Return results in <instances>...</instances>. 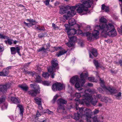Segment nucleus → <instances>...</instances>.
<instances>
[{
    "mask_svg": "<svg viewBox=\"0 0 122 122\" xmlns=\"http://www.w3.org/2000/svg\"><path fill=\"white\" fill-rule=\"evenodd\" d=\"M7 91L6 87L4 85L1 86L0 88V91L4 93H6Z\"/></svg>",
    "mask_w": 122,
    "mask_h": 122,
    "instance_id": "nucleus-23",
    "label": "nucleus"
},
{
    "mask_svg": "<svg viewBox=\"0 0 122 122\" xmlns=\"http://www.w3.org/2000/svg\"><path fill=\"white\" fill-rule=\"evenodd\" d=\"M42 76L45 79L48 78L49 75L48 73H43L42 74Z\"/></svg>",
    "mask_w": 122,
    "mask_h": 122,
    "instance_id": "nucleus-35",
    "label": "nucleus"
},
{
    "mask_svg": "<svg viewBox=\"0 0 122 122\" xmlns=\"http://www.w3.org/2000/svg\"><path fill=\"white\" fill-rule=\"evenodd\" d=\"M58 97V96L57 95H56L54 97L52 101V102L53 103H54L55 102Z\"/></svg>",
    "mask_w": 122,
    "mask_h": 122,
    "instance_id": "nucleus-40",
    "label": "nucleus"
},
{
    "mask_svg": "<svg viewBox=\"0 0 122 122\" xmlns=\"http://www.w3.org/2000/svg\"><path fill=\"white\" fill-rule=\"evenodd\" d=\"M47 69L48 72L51 74V77L52 78H54V76L55 75L54 72H55L56 68L52 66L48 67Z\"/></svg>",
    "mask_w": 122,
    "mask_h": 122,
    "instance_id": "nucleus-12",
    "label": "nucleus"
},
{
    "mask_svg": "<svg viewBox=\"0 0 122 122\" xmlns=\"http://www.w3.org/2000/svg\"><path fill=\"white\" fill-rule=\"evenodd\" d=\"M93 122H103L102 118H97L96 117H94L93 118Z\"/></svg>",
    "mask_w": 122,
    "mask_h": 122,
    "instance_id": "nucleus-26",
    "label": "nucleus"
},
{
    "mask_svg": "<svg viewBox=\"0 0 122 122\" xmlns=\"http://www.w3.org/2000/svg\"><path fill=\"white\" fill-rule=\"evenodd\" d=\"M87 92L92 93H95L94 92H93L91 89L86 90L84 91V92L86 93V94L82 95L83 99H82L81 101L79 99H75V100L81 104H85L87 105L89 104V102L90 101L92 104L94 106H95L98 102V99H96L95 97L93 98L92 97V96H91L90 95L86 93ZM94 96V95H93L92 96Z\"/></svg>",
    "mask_w": 122,
    "mask_h": 122,
    "instance_id": "nucleus-1",
    "label": "nucleus"
},
{
    "mask_svg": "<svg viewBox=\"0 0 122 122\" xmlns=\"http://www.w3.org/2000/svg\"><path fill=\"white\" fill-rule=\"evenodd\" d=\"M91 53L92 55L95 57H96L97 55V50L94 48L92 49Z\"/></svg>",
    "mask_w": 122,
    "mask_h": 122,
    "instance_id": "nucleus-29",
    "label": "nucleus"
},
{
    "mask_svg": "<svg viewBox=\"0 0 122 122\" xmlns=\"http://www.w3.org/2000/svg\"><path fill=\"white\" fill-rule=\"evenodd\" d=\"M70 7V6H62L60 8L59 12L61 14H63L64 13H67L68 11V10H69Z\"/></svg>",
    "mask_w": 122,
    "mask_h": 122,
    "instance_id": "nucleus-9",
    "label": "nucleus"
},
{
    "mask_svg": "<svg viewBox=\"0 0 122 122\" xmlns=\"http://www.w3.org/2000/svg\"><path fill=\"white\" fill-rule=\"evenodd\" d=\"M41 116V114L39 113V111H37V113L36 115V117H39Z\"/></svg>",
    "mask_w": 122,
    "mask_h": 122,
    "instance_id": "nucleus-63",
    "label": "nucleus"
},
{
    "mask_svg": "<svg viewBox=\"0 0 122 122\" xmlns=\"http://www.w3.org/2000/svg\"><path fill=\"white\" fill-rule=\"evenodd\" d=\"M115 96L117 97H121L122 96V93L121 92H119L118 93H115Z\"/></svg>",
    "mask_w": 122,
    "mask_h": 122,
    "instance_id": "nucleus-45",
    "label": "nucleus"
},
{
    "mask_svg": "<svg viewBox=\"0 0 122 122\" xmlns=\"http://www.w3.org/2000/svg\"><path fill=\"white\" fill-rule=\"evenodd\" d=\"M50 44L49 43H48L46 45V47L45 49L46 50L48 49L50 47Z\"/></svg>",
    "mask_w": 122,
    "mask_h": 122,
    "instance_id": "nucleus-55",
    "label": "nucleus"
},
{
    "mask_svg": "<svg viewBox=\"0 0 122 122\" xmlns=\"http://www.w3.org/2000/svg\"><path fill=\"white\" fill-rule=\"evenodd\" d=\"M100 22L102 23H106L107 22V20L106 19L103 17H102L100 20Z\"/></svg>",
    "mask_w": 122,
    "mask_h": 122,
    "instance_id": "nucleus-34",
    "label": "nucleus"
},
{
    "mask_svg": "<svg viewBox=\"0 0 122 122\" xmlns=\"http://www.w3.org/2000/svg\"><path fill=\"white\" fill-rule=\"evenodd\" d=\"M101 86L103 88H106V86H105L104 83H100Z\"/></svg>",
    "mask_w": 122,
    "mask_h": 122,
    "instance_id": "nucleus-64",
    "label": "nucleus"
},
{
    "mask_svg": "<svg viewBox=\"0 0 122 122\" xmlns=\"http://www.w3.org/2000/svg\"><path fill=\"white\" fill-rule=\"evenodd\" d=\"M19 86L22 90L25 91H27L28 88V87L27 86L24 84L19 85Z\"/></svg>",
    "mask_w": 122,
    "mask_h": 122,
    "instance_id": "nucleus-22",
    "label": "nucleus"
},
{
    "mask_svg": "<svg viewBox=\"0 0 122 122\" xmlns=\"http://www.w3.org/2000/svg\"><path fill=\"white\" fill-rule=\"evenodd\" d=\"M106 7V6L104 4H103L102 5V10H105Z\"/></svg>",
    "mask_w": 122,
    "mask_h": 122,
    "instance_id": "nucleus-60",
    "label": "nucleus"
},
{
    "mask_svg": "<svg viewBox=\"0 0 122 122\" xmlns=\"http://www.w3.org/2000/svg\"><path fill=\"white\" fill-rule=\"evenodd\" d=\"M52 66L58 69L59 68L57 66L58 65V61L57 59H54L51 61Z\"/></svg>",
    "mask_w": 122,
    "mask_h": 122,
    "instance_id": "nucleus-14",
    "label": "nucleus"
},
{
    "mask_svg": "<svg viewBox=\"0 0 122 122\" xmlns=\"http://www.w3.org/2000/svg\"><path fill=\"white\" fill-rule=\"evenodd\" d=\"M79 80V78L77 76H73L70 80V82L72 84H73L75 83L78 82Z\"/></svg>",
    "mask_w": 122,
    "mask_h": 122,
    "instance_id": "nucleus-13",
    "label": "nucleus"
},
{
    "mask_svg": "<svg viewBox=\"0 0 122 122\" xmlns=\"http://www.w3.org/2000/svg\"><path fill=\"white\" fill-rule=\"evenodd\" d=\"M116 63L117 64H118L119 63L120 65L121 66H122V59H120L119 60L118 62H116Z\"/></svg>",
    "mask_w": 122,
    "mask_h": 122,
    "instance_id": "nucleus-46",
    "label": "nucleus"
},
{
    "mask_svg": "<svg viewBox=\"0 0 122 122\" xmlns=\"http://www.w3.org/2000/svg\"><path fill=\"white\" fill-rule=\"evenodd\" d=\"M17 106L20 108V114L21 116H22L24 112L23 108L22 106L20 105H17Z\"/></svg>",
    "mask_w": 122,
    "mask_h": 122,
    "instance_id": "nucleus-25",
    "label": "nucleus"
},
{
    "mask_svg": "<svg viewBox=\"0 0 122 122\" xmlns=\"http://www.w3.org/2000/svg\"><path fill=\"white\" fill-rule=\"evenodd\" d=\"M88 73L87 72L86 73H82L80 75V77L81 79L80 80V81H79L81 85H83L86 81L85 79L84 78H86L88 77Z\"/></svg>",
    "mask_w": 122,
    "mask_h": 122,
    "instance_id": "nucleus-6",
    "label": "nucleus"
},
{
    "mask_svg": "<svg viewBox=\"0 0 122 122\" xmlns=\"http://www.w3.org/2000/svg\"><path fill=\"white\" fill-rule=\"evenodd\" d=\"M88 79L89 80L91 81H94V78L93 77H89L88 78Z\"/></svg>",
    "mask_w": 122,
    "mask_h": 122,
    "instance_id": "nucleus-59",
    "label": "nucleus"
},
{
    "mask_svg": "<svg viewBox=\"0 0 122 122\" xmlns=\"http://www.w3.org/2000/svg\"><path fill=\"white\" fill-rule=\"evenodd\" d=\"M64 26L66 27V31H68L70 29V28L69 27V25L67 24H65L64 25Z\"/></svg>",
    "mask_w": 122,
    "mask_h": 122,
    "instance_id": "nucleus-44",
    "label": "nucleus"
},
{
    "mask_svg": "<svg viewBox=\"0 0 122 122\" xmlns=\"http://www.w3.org/2000/svg\"><path fill=\"white\" fill-rule=\"evenodd\" d=\"M57 103L59 105L66 104L67 103L66 101L62 99H59L57 101Z\"/></svg>",
    "mask_w": 122,
    "mask_h": 122,
    "instance_id": "nucleus-20",
    "label": "nucleus"
},
{
    "mask_svg": "<svg viewBox=\"0 0 122 122\" xmlns=\"http://www.w3.org/2000/svg\"><path fill=\"white\" fill-rule=\"evenodd\" d=\"M4 85L6 86V88L7 89V88H10V84L9 83L7 84Z\"/></svg>",
    "mask_w": 122,
    "mask_h": 122,
    "instance_id": "nucleus-56",
    "label": "nucleus"
},
{
    "mask_svg": "<svg viewBox=\"0 0 122 122\" xmlns=\"http://www.w3.org/2000/svg\"><path fill=\"white\" fill-rule=\"evenodd\" d=\"M66 45L69 47H71L73 46V42L69 41V42L66 43Z\"/></svg>",
    "mask_w": 122,
    "mask_h": 122,
    "instance_id": "nucleus-36",
    "label": "nucleus"
},
{
    "mask_svg": "<svg viewBox=\"0 0 122 122\" xmlns=\"http://www.w3.org/2000/svg\"><path fill=\"white\" fill-rule=\"evenodd\" d=\"M44 34L43 33H40L38 34V36L40 38H42L44 36Z\"/></svg>",
    "mask_w": 122,
    "mask_h": 122,
    "instance_id": "nucleus-61",
    "label": "nucleus"
},
{
    "mask_svg": "<svg viewBox=\"0 0 122 122\" xmlns=\"http://www.w3.org/2000/svg\"><path fill=\"white\" fill-rule=\"evenodd\" d=\"M93 1L89 0H82V4H77V8L76 10L77 12L80 14L83 13V15L86 14L88 11V8L91 7V4L92 3Z\"/></svg>",
    "mask_w": 122,
    "mask_h": 122,
    "instance_id": "nucleus-3",
    "label": "nucleus"
},
{
    "mask_svg": "<svg viewBox=\"0 0 122 122\" xmlns=\"http://www.w3.org/2000/svg\"><path fill=\"white\" fill-rule=\"evenodd\" d=\"M45 29L43 26L41 27L40 26L39 28V30L40 31H44Z\"/></svg>",
    "mask_w": 122,
    "mask_h": 122,
    "instance_id": "nucleus-54",
    "label": "nucleus"
},
{
    "mask_svg": "<svg viewBox=\"0 0 122 122\" xmlns=\"http://www.w3.org/2000/svg\"><path fill=\"white\" fill-rule=\"evenodd\" d=\"M40 88L34 89V90H32L28 92V94L31 96L33 97L36 96L37 94L40 93Z\"/></svg>",
    "mask_w": 122,
    "mask_h": 122,
    "instance_id": "nucleus-8",
    "label": "nucleus"
},
{
    "mask_svg": "<svg viewBox=\"0 0 122 122\" xmlns=\"http://www.w3.org/2000/svg\"><path fill=\"white\" fill-rule=\"evenodd\" d=\"M35 80V81L37 82H40L41 81V77L38 75H36Z\"/></svg>",
    "mask_w": 122,
    "mask_h": 122,
    "instance_id": "nucleus-31",
    "label": "nucleus"
},
{
    "mask_svg": "<svg viewBox=\"0 0 122 122\" xmlns=\"http://www.w3.org/2000/svg\"><path fill=\"white\" fill-rule=\"evenodd\" d=\"M46 49L44 47H42L40 48L38 50V51L39 52L41 51H44L46 50Z\"/></svg>",
    "mask_w": 122,
    "mask_h": 122,
    "instance_id": "nucleus-50",
    "label": "nucleus"
},
{
    "mask_svg": "<svg viewBox=\"0 0 122 122\" xmlns=\"http://www.w3.org/2000/svg\"><path fill=\"white\" fill-rule=\"evenodd\" d=\"M107 102H109V103H112V100L109 98V97H108V98H107Z\"/></svg>",
    "mask_w": 122,
    "mask_h": 122,
    "instance_id": "nucleus-58",
    "label": "nucleus"
},
{
    "mask_svg": "<svg viewBox=\"0 0 122 122\" xmlns=\"http://www.w3.org/2000/svg\"><path fill=\"white\" fill-rule=\"evenodd\" d=\"M86 35L87 37V39L88 41H91V40H93L94 39V37L92 34L87 32L86 33Z\"/></svg>",
    "mask_w": 122,
    "mask_h": 122,
    "instance_id": "nucleus-16",
    "label": "nucleus"
},
{
    "mask_svg": "<svg viewBox=\"0 0 122 122\" xmlns=\"http://www.w3.org/2000/svg\"><path fill=\"white\" fill-rule=\"evenodd\" d=\"M79 82H76V83L75 85V87L77 88H78L80 87V85L79 84Z\"/></svg>",
    "mask_w": 122,
    "mask_h": 122,
    "instance_id": "nucleus-47",
    "label": "nucleus"
},
{
    "mask_svg": "<svg viewBox=\"0 0 122 122\" xmlns=\"http://www.w3.org/2000/svg\"><path fill=\"white\" fill-rule=\"evenodd\" d=\"M99 29L102 30V34H104L112 37H114L117 35L116 30L114 26L111 23L108 25L100 24L99 26Z\"/></svg>",
    "mask_w": 122,
    "mask_h": 122,
    "instance_id": "nucleus-2",
    "label": "nucleus"
},
{
    "mask_svg": "<svg viewBox=\"0 0 122 122\" xmlns=\"http://www.w3.org/2000/svg\"><path fill=\"white\" fill-rule=\"evenodd\" d=\"M78 108H76V109L78 110ZM79 111L83 116L86 117L87 121V122H91L93 118L92 117L90 113L91 110L88 109L84 108L83 107L78 108Z\"/></svg>",
    "mask_w": 122,
    "mask_h": 122,
    "instance_id": "nucleus-4",
    "label": "nucleus"
},
{
    "mask_svg": "<svg viewBox=\"0 0 122 122\" xmlns=\"http://www.w3.org/2000/svg\"><path fill=\"white\" fill-rule=\"evenodd\" d=\"M105 11L106 12H107L109 11V8L108 6H106L105 9Z\"/></svg>",
    "mask_w": 122,
    "mask_h": 122,
    "instance_id": "nucleus-62",
    "label": "nucleus"
},
{
    "mask_svg": "<svg viewBox=\"0 0 122 122\" xmlns=\"http://www.w3.org/2000/svg\"><path fill=\"white\" fill-rule=\"evenodd\" d=\"M70 10H69L67 13V15H64V16L67 19H68L69 18L71 17L72 16L75 14L74 10L71 9H69Z\"/></svg>",
    "mask_w": 122,
    "mask_h": 122,
    "instance_id": "nucleus-11",
    "label": "nucleus"
},
{
    "mask_svg": "<svg viewBox=\"0 0 122 122\" xmlns=\"http://www.w3.org/2000/svg\"><path fill=\"white\" fill-rule=\"evenodd\" d=\"M3 71L5 76H7L9 72V70H7L6 68L4 69L3 70Z\"/></svg>",
    "mask_w": 122,
    "mask_h": 122,
    "instance_id": "nucleus-33",
    "label": "nucleus"
},
{
    "mask_svg": "<svg viewBox=\"0 0 122 122\" xmlns=\"http://www.w3.org/2000/svg\"><path fill=\"white\" fill-rule=\"evenodd\" d=\"M67 52L64 49H63L60 51L59 52L57 53V54H56V55L57 57H59L64 54L66 53Z\"/></svg>",
    "mask_w": 122,
    "mask_h": 122,
    "instance_id": "nucleus-21",
    "label": "nucleus"
},
{
    "mask_svg": "<svg viewBox=\"0 0 122 122\" xmlns=\"http://www.w3.org/2000/svg\"><path fill=\"white\" fill-rule=\"evenodd\" d=\"M77 103L76 104V110H79V112H77V113H74V119L75 120H78L80 118V116H83L80 113V112L79 111V109H78V110H77L76 109V108H80L79 107H77ZM82 107H81V108H82Z\"/></svg>",
    "mask_w": 122,
    "mask_h": 122,
    "instance_id": "nucleus-10",
    "label": "nucleus"
},
{
    "mask_svg": "<svg viewBox=\"0 0 122 122\" xmlns=\"http://www.w3.org/2000/svg\"><path fill=\"white\" fill-rule=\"evenodd\" d=\"M20 49L19 47L17 46L16 47H12L10 48V50L11 54L12 55L15 54L17 52L18 54L20 56L21 54L20 53Z\"/></svg>",
    "mask_w": 122,
    "mask_h": 122,
    "instance_id": "nucleus-7",
    "label": "nucleus"
},
{
    "mask_svg": "<svg viewBox=\"0 0 122 122\" xmlns=\"http://www.w3.org/2000/svg\"><path fill=\"white\" fill-rule=\"evenodd\" d=\"M107 97H103L101 101L103 102L107 103Z\"/></svg>",
    "mask_w": 122,
    "mask_h": 122,
    "instance_id": "nucleus-41",
    "label": "nucleus"
},
{
    "mask_svg": "<svg viewBox=\"0 0 122 122\" xmlns=\"http://www.w3.org/2000/svg\"><path fill=\"white\" fill-rule=\"evenodd\" d=\"M77 4H76L75 5V6H70V8H69V9H71L73 10H75L76 8H77Z\"/></svg>",
    "mask_w": 122,
    "mask_h": 122,
    "instance_id": "nucleus-42",
    "label": "nucleus"
},
{
    "mask_svg": "<svg viewBox=\"0 0 122 122\" xmlns=\"http://www.w3.org/2000/svg\"><path fill=\"white\" fill-rule=\"evenodd\" d=\"M107 89L112 94H115L118 92V91L117 90L114 88L109 87H108V88H107Z\"/></svg>",
    "mask_w": 122,
    "mask_h": 122,
    "instance_id": "nucleus-19",
    "label": "nucleus"
},
{
    "mask_svg": "<svg viewBox=\"0 0 122 122\" xmlns=\"http://www.w3.org/2000/svg\"><path fill=\"white\" fill-rule=\"evenodd\" d=\"M99 111L98 110L95 109L93 112H91L92 114L95 115L99 113Z\"/></svg>",
    "mask_w": 122,
    "mask_h": 122,
    "instance_id": "nucleus-38",
    "label": "nucleus"
},
{
    "mask_svg": "<svg viewBox=\"0 0 122 122\" xmlns=\"http://www.w3.org/2000/svg\"><path fill=\"white\" fill-rule=\"evenodd\" d=\"M52 26L54 30H57L59 29L58 27L54 23L52 24Z\"/></svg>",
    "mask_w": 122,
    "mask_h": 122,
    "instance_id": "nucleus-39",
    "label": "nucleus"
},
{
    "mask_svg": "<svg viewBox=\"0 0 122 122\" xmlns=\"http://www.w3.org/2000/svg\"><path fill=\"white\" fill-rule=\"evenodd\" d=\"M70 41L71 42H74L76 40V37L75 36H68Z\"/></svg>",
    "mask_w": 122,
    "mask_h": 122,
    "instance_id": "nucleus-27",
    "label": "nucleus"
},
{
    "mask_svg": "<svg viewBox=\"0 0 122 122\" xmlns=\"http://www.w3.org/2000/svg\"><path fill=\"white\" fill-rule=\"evenodd\" d=\"M65 109L63 105H59L58 107L57 108V111L59 112L60 110H64Z\"/></svg>",
    "mask_w": 122,
    "mask_h": 122,
    "instance_id": "nucleus-30",
    "label": "nucleus"
},
{
    "mask_svg": "<svg viewBox=\"0 0 122 122\" xmlns=\"http://www.w3.org/2000/svg\"><path fill=\"white\" fill-rule=\"evenodd\" d=\"M34 100L35 101L36 103L39 105L41 103V99L38 97H37L34 98Z\"/></svg>",
    "mask_w": 122,
    "mask_h": 122,
    "instance_id": "nucleus-28",
    "label": "nucleus"
},
{
    "mask_svg": "<svg viewBox=\"0 0 122 122\" xmlns=\"http://www.w3.org/2000/svg\"><path fill=\"white\" fill-rule=\"evenodd\" d=\"M5 101V98L3 97L0 98V103L1 104L4 102Z\"/></svg>",
    "mask_w": 122,
    "mask_h": 122,
    "instance_id": "nucleus-48",
    "label": "nucleus"
},
{
    "mask_svg": "<svg viewBox=\"0 0 122 122\" xmlns=\"http://www.w3.org/2000/svg\"><path fill=\"white\" fill-rule=\"evenodd\" d=\"M13 41V40L12 39H8L7 40V42L8 43L9 45H11L12 44V42Z\"/></svg>",
    "mask_w": 122,
    "mask_h": 122,
    "instance_id": "nucleus-52",
    "label": "nucleus"
},
{
    "mask_svg": "<svg viewBox=\"0 0 122 122\" xmlns=\"http://www.w3.org/2000/svg\"><path fill=\"white\" fill-rule=\"evenodd\" d=\"M68 23L70 25L73 26L76 24V22L75 20L73 18L70 19Z\"/></svg>",
    "mask_w": 122,
    "mask_h": 122,
    "instance_id": "nucleus-24",
    "label": "nucleus"
},
{
    "mask_svg": "<svg viewBox=\"0 0 122 122\" xmlns=\"http://www.w3.org/2000/svg\"><path fill=\"white\" fill-rule=\"evenodd\" d=\"M62 84L61 83L57 82L54 83L52 87V90L54 91H61L63 89Z\"/></svg>",
    "mask_w": 122,
    "mask_h": 122,
    "instance_id": "nucleus-5",
    "label": "nucleus"
},
{
    "mask_svg": "<svg viewBox=\"0 0 122 122\" xmlns=\"http://www.w3.org/2000/svg\"><path fill=\"white\" fill-rule=\"evenodd\" d=\"M38 105V107L39 109H40V110H41L43 109V107H42L41 103Z\"/></svg>",
    "mask_w": 122,
    "mask_h": 122,
    "instance_id": "nucleus-57",
    "label": "nucleus"
},
{
    "mask_svg": "<svg viewBox=\"0 0 122 122\" xmlns=\"http://www.w3.org/2000/svg\"><path fill=\"white\" fill-rule=\"evenodd\" d=\"M75 96L77 98H79L81 97V95L80 93H76L75 94Z\"/></svg>",
    "mask_w": 122,
    "mask_h": 122,
    "instance_id": "nucleus-49",
    "label": "nucleus"
},
{
    "mask_svg": "<svg viewBox=\"0 0 122 122\" xmlns=\"http://www.w3.org/2000/svg\"><path fill=\"white\" fill-rule=\"evenodd\" d=\"M93 62L97 68L99 66V63L97 61L94 60L93 61Z\"/></svg>",
    "mask_w": 122,
    "mask_h": 122,
    "instance_id": "nucleus-43",
    "label": "nucleus"
},
{
    "mask_svg": "<svg viewBox=\"0 0 122 122\" xmlns=\"http://www.w3.org/2000/svg\"><path fill=\"white\" fill-rule=\"evenodd\" d=\"M43 84L45 85L48 86L49 85L50 83L48 81H45L43 82Z\"/></svg>",
    "mask_w": 122,
    "mask_h": 122,
    "instance_id": "nucleus-51",
    "label": "nucleus"
},
{
    "mask_svg": "<svg viewBox=\"0 0 122 122\" xmlns=\"http://www.w3.org/2000/svg\"><path fill=\"white\" fill-rule=\"evenodd\" d=\"M30 86L31 87H33L34 89L40 88L39 87V86L36 84H30Z\"/></svg>",
    "mask_w": 122,
    "mask_h": 122,
    "instance_id": "nucleus-32",
    "label": "nucleus"
},
{
    "mask_svg": "<svg viewBox=\"0 0 122 122\" xmlns=\"http://www.w3.org/2000/svg\"><path fill=\"white\" fill-rule=\"evenodd\" d=\"M11 100L13 103L16 104H18L20 103L19 101L18 98L14 97H11Z\"/></svg>",
    "mask_w": 122,
    "mask_h": 122,
    "instance_id": "nucleus-17",
    "label": "nucleus"
},
{
    "mask_svg": "<svg viewBox=\"0 0 122 122\" xmlns=\"http://www.w3.org/2000/svg\"><path fill=\"white\" fill-rule=\"evenodd\" d=\"M67 32L68 36H72L76 33V30L74 29H70L69 30L67 31Z\"/></svg>",
    "mask_w": 122,
    "mask_h": 122,
    "instance_id": "nucleus-15",
    "label": "nucleus"
},
{
    "mask_svg": "<svg viewBox=\"0 0 122 122\" xmlns=\"http://www.w3.org/2000/svg\"><path fill=\"white\" fill-rule=\"evenodd\" d=\"M94 38L98 39L99 38V32L98 30H94L92 34Z\"/></svg>",
    "mask_w": 122,
    "mask_h": 122,
    "instance_id": "nucleus-18",
    "label": "nucleus"
},
{
    "mask_svg": "<svg viewBox=\"0 0 122 122\" xmlns=\"http://www.w3.org/2000/svg\"><path fill=\"white\" fill-rule=\"evenodd\" d=\"M7 103H5L3 104L1 107V109L2 110H4L6 109L7 107Z\"/></svg>",
    "mask_w": 122,
    "mask_h": 122,
    "instance_id": "nucleus-37",
    "label": "nucleus"
},
{
    "mask_svg": "<svg viewBox=\"0 0 122 122\" xmlns=\"http://www.w3.org/2000/svg\"><path fill=\"white\" fill-rule=\"evenodd\" d=\"M7 37V36H4L3 35L0 34V38L1 39H5Z\"/></svg>",
    "mask_w": 122,
    "mask_h": 122,
    "instance_id": "nucleus-53",
    "label": "nucleus"
}]
</instances>
